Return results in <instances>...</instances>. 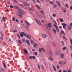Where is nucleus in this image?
Segmentation results:
<instances>
[{
  "instance_id": "nucleus-1",
  "label": "nucleus",
  "mask_w": 72,
  "mask_h": 72,
  "mask_svg": "<svg viewBox=\"0 0 72 72\" xmlns=\"http://www.w3.org/2000/svg\"><path fill=\"white\" fill-rule=\"evenodd\" d=\"M25 22L27 25L25 26V27L26 28H28L29 26H30V23H29L27 21H25Z\"/></svg>"
},
{
  "instance_id": "nucleus-2",
  "label": "nucleus",
  "mask_w": 72,
  "mask_h": 72,
  "mask_svg": "<svg viewBox=\"0 0 72 72\" xmlns=\"http://www.w3.org/2000/svg\"><path fill=\"white\" fill-rule=\"evenodd\" d=\"M17 13L18 15L20 17H22V15L21 12L20 11H18Z\"/></svg>"
},
{
  "instance_id": "nucleus-3",
  "label": "nucleus",
  "mask_w": 72,
  "mask_h": 72,
  "mask_svg": "<svg viewBox=\"0 0 72 72\" xmlns=\"http://www.w3.org/2000/svg\"><path fill=\"white\" fill-rule=\"evenodd\" d=\"M42 36L44 39H46L47 36V35L45 34H42Z\"/></svg>"
},
{
  "instance_id": "nucleus-4",
  "label": "nucleus",
  "mask_w": 72,
  "mask_h": 72,
  "mask_svg": "<svg viewBox=\"0 0 72 72\" xmlns=\"http://www.w3.org/2000/svg\"><path fill=\"white\" fill-rule=\"evenodd\" d=\"M14 6V8H16V9H18L19 10H20V11H22V10L21 9H19V7L18 6L15 5Z\"/></svg>"
},
{
  "instance_id": "nucleus-5",
  "label": "nucleus",
  "mask_w": 72,
  "mask_h": 72,
  "mask_svg": "<svg viewBox=\"0 0 72 72\" xmlns=\"http://www.w3.org/2000/svg\"><path fill=\"white\" fill-rule=\"evenodd\" d=\"M49 54L50 56H51L53 55V52H52V51L50 50L49 52Z\"/></svg>"
},
{
  "instance_id": "nucleus-6",
  "label": "nucleus",
  "mask_w": 72,
  "mask_h": 72,
  "mask_svg": "<svg viewBox=\"0 0 72 72\" xmlns=\"http://www.w3.org/2000/svg\"><path fill=\"white\" fill-rule=\"evenodd\" d=\"M35 21L40 26L41 25V23L39 21L37 20H35Z\"/></svg>"
},
{
  "instance_id": "nucleus-7",
  "label": "nucleus",
  "mask_w": 72,
  "mask_h": 72,
  "mask_svg": "<svg viewBox=\"0 0 72 72\" xmlns=\"http://www.w3.org/2000/svg\"><path fill=\"white\" fill-rule=\"evenodd\" d=\"M48 25L49 28H51V23L50 22L48 23Z\"/></svg>"
},
{
  "instance_id": "nucleus-8",
  "label": "nucleus",
  "mask_w": 72,
  "mask_h": 72,
  "mask_svg": "<svg viewBox=\"0 0 72 72\" xmlns=\"http://www.w3.org/2000/svg\"><path fill=\"white\" fill-rule=\"evenodd\" d=\"M26 36L27 39H31V36H30L28 34H27Z\"/></svg>"
},
{
  "instance_id": "nucleus-9",
  "label": "nucleus",
  "mask_w": 72,
  "mask_h": 72,
  "mask_svg": "<svg viewBox=\"0 0 72 72\" xmlns=\"http://www.w3.org/2000/svg\"><path fill=\"white\" fill-rule=\"evenodd\" d=\"M24 51L25 53L26 54H28V51H27V50L24 49Z\"/></svg>"
},
{
  "instance_id": "nucleus-10",
  "label": "nucleus",
  "mask_w": 72,
  "mask_h": 72,
  "mask_svg": "<svg viewBox=\"0 0 72 72\" xmlns=\"http://www.w3.org/2000/svg\"><path fill=\"white\" fill-rule=\"evenodd\" d=\"M23 4H24L25 5H26V6H27L28 5V3H27L26 2H23Z\"/></svg>"
},
{
  "instance_id": "nucleus-11",
  "label": "nucleus",
  "mask_w": 72,
  "mask_h": 72,
  "mask_svg": "<svg viewBox=\"0 0 72 72\" xmlns=\"http://www.w3.org/2000/svg\"><path fill=\"white\" fill-rule=\"evenodd\" d=\"M45 26L47 29H48V30H50V29H49V27L48 26V24H46L45 25Z\"/></svg>"
},
{
  "instance_id": "nucleus-12",
  "label": "nucleus",
  "mask_w": 72,
  "mask_h": 72,
  "mask_svg": "<svg viewBox=\"0 0 72 72\" xmlns=\"http://www.w3.org/2000/svg\"><path fill=\"white\" fill-rule=\"evenodd\" d=\"M56 30H57V32H59V28H58V26H57L56 27Z\"/></svg>"
},
{
  "instance_id": "nucleus-13",
  "label": "nucleus",
  "mask_w": 72,
  "mask_h": 72,
  "mask_svg": "<svg viewBox=\"0 0 72 72\" xmlns=\"http://www.w3.org/2000/svg\"><path fill=\"white\" fill-rule=\"evenodd\" d=\"M49 60H51V61H53V60H54V59H53V58L51 57H50L49 58Z\"/></svg>"
},
{
  "instance_id": "nucleus-14",
  "label": "nucleus",
  "mask_w": 72,
  "mask_h": 72,
  "mask_svg": "<svg viewBox=\"0 0 72 72\" xmlns=\"http://www.w3.org/2000/svg\"><path fill=\"white\" fill-rule=\"evenodd\" d=\"M52 30H53V32H54V33H57L56 30H55V28L52 29Z\"/></svg>"
},
{
  "instance_id": "nucleus-15",
  "label": "nucleus",
  "mask_w": 72,
  "mask_h": 72,
  "mask_svg": "<svg viewBox=\"0 0 72 72\" xmlns=\"http://www.w3.org/2000/svg\"><path fill=\"white\" fill-rule=\"evenodd\" d=\"M71 28H72V27L71 26H69L68 28V30H70V31H71Z\"/></svg>"
},
{
  "instance_id": "nucleus-16",
  "label": "nucleus",
  "mask_w": 72,
  "mask_h": 72,
  "mask_svg": "<svg viewBox=\"0 0 72 72\" xmlns=\"http://www.w3.org/2000/svg\"><path fill=\"white\" fill-rule=\"evenodd\" d=\"M21 33H22V34H23V35H24V36H27V35H26V33H25L24 32H21Z\"/></svg>"
},
{
  "instance_id": "nucleus-17",
  "label": "nucleus",
  "mask_w": 72,
  "mask_h": 72,
  "mask_svg": "<svg viewBox=\"0 0 72 72\" xmlns=\"http://www.w3.org/2000/svg\"><path fill=\"white\" fill-rule=\"evenodd\" d=\"M39 12H40V13H42V14H43V15H44V12H43L41 10H40L39 11Z\"/></svg>"
},
{
  "instance_id": "nucleus-18",
  "label": "nucleus",
  "mask_w": 72,
  "mask_h": 72,
  "mask_svg": "<svg viewBox=\"0 0 72 72\" xmlns=\"http://www.w3.org/2000/svg\"><path fill=\"white\" fill-rule=\"evenodd\" d=\"M35 6H36V7H37L38 9H40V6H39L37 5H35Z\"/></svg>"
},
{
  "instance_id": "nucleus-19",
  "label": "nucleus",
  "mask_w": 72,
  "mask_h": 72,
  "mask_svg": "<svg viewBox=\"0 0 72 72\" xmlns=\"http://www.w3.org/2000/svg\"><path fill=\"white\" fill-rule=\"evenodd\" d=\"M18 42L20 44H22V41L20 39L18 40Z\"/></svg>"
},
{
  "instance_id": "nucleus-20",
  "label": "nucleus",
  "mask_w": 72,
  "mask_h": 72,
  "mask_svg": "<svg viewBox=\"0 0 72 72\" xmlns=\"http://www.w3.org/2000/svg\"><path fill=\"white\" fill-rule=\"evenodd\" d=\"M52 66L53 67V69L55 71V72L57 71V70H56V69H55V66L53 65H52Z\"/></svg>"
},
{
  "instance_id": "nucleus-21",
  "label": "nucleus",
  "mask_w": 72,
  "mask_h": 72,
  "mask_svg": "<svg viewBox=\"0 0 72 72\" xmlns=\"http://www.w3.org/2000/svg\"><path fill=\"white\" fill-rule=\"evenodd\" d=\"M62 25H63V26H67V25L64 23H63L62 24Z\"/></svg>"
},
{
  "instance_id": "nucleus-22",
  "label": "nucleus",
  "mask_w": 72,
  "mask_h": 72,
  "mask_svg": "<svg viewBox=\"0 0 72 72\" xmlns=\"http://www.w3.org/2000/svg\"><path fill=\"white\" fill-rule=\"evenodd\" d=\"M17 36L18 39H21V37H20V36L19 35V34H17Z\"/></svg>"
},
{
  "instance_id": "nucleus-23",
  "label": "nucleus",
  "mask_w": 72,
  "mask_h": 72,
  "mask_svg": "<svg viewBox=\"0 0 72 72\" xmlns=\"http://www.w3.org/2000/svg\"><path fill=\"white\" fill-rule=\"evenodd\" d=\"M58 5H57V4H55L54 5V6L53 7V8H57V7Z\"/></svg>"
},
{
  "instance_id": "nucleus-24",
  "label": "nucleus",
  "mask_w": 72,
  "mask_h": 72,
  "mask_svg": "<svg viewBox=\"0 0 72 72\" xmlns=\"http://www.w3.org/2000/svg\"><path fill=\"white\" fill-rule=\"evenodd\" d=\"M4 71V69H3V68H1V70H0V72H3Z\"/></svg>"
},
{
  "instance_id": "nucleus-25",
  "label": "nucleus",
  "mask_w": 72,
  "mask_h": 72,
  "mask_svg": "<svg viewBox=\"0 0 72 72\" xmlns=\"http://www.w3.org/2000/svg\"><path fill=\"white\" fill-rule=\"evenodd\" d=\"M59 53H58L57 52H56L55 54V56H57V55H59Z\"/></svg>"
},
{
  "instance_id": "nucleus-26",
  "label": "nucleus",
  "mask_w": 72,
  "mask_h": 72,
  "mask_svg": "<svg viewBox=\"0 0 72 72\" xmlns=\"http://www.w3.org/2000/svg\"><path fill=\"white\" fill-rule=\"evenodd\" d=\"M26 43H27V44H28V45H30V46L31 45V44L29 43V42H28V40H26Z\"/></svg>"
},
{
  "instance_id": "nucleus-27",
  "label": "nucleus",
  "mask_w": 72,
  "mask_h": 72,
  "mask_svg": "<svg viewBox=\"0 0 72 72\" xmlns=\"http://www.w3.org/2000/svg\"><path fill=\"white\" fill-rule=\"evenodd\" d=\"M61 32H62V33L64 35H66V33H64V31H63L61 30Z\"/></svg>"
},
{
  "instance_id": "nucleus-28",
  "label": "nucleus",
  "mask_w": 72,
  "mask_h": 72,
  "mask_svg": "<svg viewBox=\"0 0 72 72\" xmlns=\"http://www.w3.org/2000/svg\"><path fill=\"white\" fill-rule=\"evenodd\" d=\"M3 65L4 66L5 68H6V65H5V64L4 63V62L3 63Z\"/></svg>"
},
{
  "instance_id": "nucleus-29",
  "label": "nucleus",
  "mask_w": 72,
  "mask_h": 72,
  "mask_svg": "<svg viewBox=\"0 0 72 72\" xmlns=\"http://www.w3.org/2000/svg\"><path fill=\"white\" fill-rule=\"evenodd\" d=\"M12 20H13V21H15V18H14V17H12Z\"/></svg>"
},
{
  "instance_id": "nucleus-30",
  "label": "nucleus",
  "mask_w": 72,
  "mask_h": 72,
  "mask_svg": "<svg viewBox=\"0 0 72 72\" xmlns=\"http://www.w3.org/2000/svg\"><path fill=\"white\" fill-rule=\"evenodd\" d=\"M30 42H31V44H33V43H34V42H33V40H30Z\"/></svg>"
},
{
  "instance_id": "nucleus-31",
  "label": "nucleus",
  "mask_w": 72,
  "mask_h": 72,
  "mask_svg": "<svg viewBox=\"0 0 72 72\" xmlns=\"http://www.w3.org/2000/svg\"><path fill=\"white\" fill-rule=\"evenodd\" d=\"M57 52L59 54L60 53H61V51L60 50H58Z\"/></svg>"
},
{
  "instance_id": "nucleus-32",
  "label": "nucleus",
  "mask_w": 72,
  "mask_h": 72,
  "mask_svg": "<svg viewBox=\"0 0 72 72\" xmlns=\"http://www.w3.org/2000/svg\"><path fill=\"white\" fill-rule=\"evenodd\" d=\"M59 21H60V22H63V20L62 19H59Z\"/></svg>"
},
{
  "instance_id": "nucleus-33",
  "label": "nucleus",
  "mask_w": 72,
  "mask_h": 72,
  "mask_svg": "<svg viewBox=\"0 0 72 72\" xmlns=\"http://www.w3.org/2000/svg\"><path fill=\"white\" fill-rule=\"evenodd\" d=\"M63 56H64V55L63 54H61V58H64V57H63Z\"/></svg>"
},
{
  "instance_id": "nucleus-34",
  "label": "nucleus",
  "mask_w": 72,
  "mask_h": 72,
  "mask_svg": "<svg viewBox=\"0 0 72 72\" xmlns=\"http://www.w3.org/2000/svg\"><path fill=\"white\" fill-rule=\"evenodd\" d=\"M20 36L21 37H23V35L22 34H20Z\"/></svg>"
},
{
  "instance_id": "nucleus-35",
  "label": "nucleus",
  "mask_w": 72,
  "mask_h": 72,
  "mask_svg": "<svg viewBox=\"0 0 72 72\" xmlns=\"http://www.w3.org/2000/svg\"><path fill=\"white\" fill-rule=\"evenodd\" d=\"M22 40L23 41V42H25L26 41V40L25 39L23 38L22 39Z\"/></svg>"
},
{
  "instance_id": "nucleus-36",
  "label": "nucleus",
  "mask_w": 72,
  "mask_h": 72,
  "mask_svg": "<svg viewBox=\"0 0 72 72\" xmlns=\"http://www.w3.org/2000/svg\"><path fill=\"white\" fill-rule=\"evenodd\" d=\"M67 7V8H69V6H68V4H66L65 5Z\"/></svg>"
},
{
  "instance_id": "nucleus-37",
  "label": "nucleus",
  "mask_w": 72,
  "mask_h": 72,
  "mask_svg": "<svg viewBox=\"0 0 72 72\" xmlns=\"http://www.w3.org/2000/svg\"><path fill=\"white\" fill-rule=\"evenodd\" d=\"M21 13H22V14H25V12H24V11H22V12H21Z\"/></svg>"
},
{
  "instance_id": "nucleus-38",
  "label": "nucleus",
  "mask_w": 72,
  "mask_h": 72,
  "mask_svg": "<svg viewBox=\"0 0 72 72\" xmlns=\"http://www.w3.org/2000/svg\"><path fill=\"white\" fill-rule=\"evenodd\" d=\"M63 49L64 50H66V47H64L63 48Z\"/></svg>"
},
{
  "instance_id": "nucleus-39",
  "label": "nucleus",
  "mask_w": 72,
  "mask_h": 72,
  "mask_svg": "<svg viewBox=\"0 0 72 72\" xmlns=\"http://www.w3.org/2000/svg\"><path fill=\"white\" fill-rule=\"evenodd\" d=\"M63 12H64V13H66V9H65V10H63Z\"/></svg>"
},
{
  "instance_id": "nucleus-40",
  "label": "nucleus",
  "mask_w": 72,
  "mask_h": 72,
  "mask_svg": "<svg viewBox=\"0 0 72 72\" xmlns=\"http://www.w3.org/2000/svg\"><path fill=\"white\" fill-rule=\"evenodd\" d=\"M35 55H37V52H35L34 53Z\"/></svg>"
},
{
  "instance_id": "nucleus-41",
  "label": "nucleus",
  "mask_w": 72,
  "mask_h": 72,
  "mask_svg": "<svg viewBox=\"0 0 72 72\" xmlns=\"http://www.w3.org/2000/svg\"><path fill=\"white\" fill-rule=\"evenodd\" d=\"M53 22L54 23H55V24L56 25H58V24H57V22H56V21H53Z\"/></svg>"
},
{
  "instance_id": "nucleus-42",
  "label": "nucleus",
  "mask_w": 72,
  "mask_h": 72,
  "mask_svg": "<svg viewBox=\"0 0 72 72\" xmlns=\"http://www.w3.org/2000/svg\"><path fill=\"white\" fill-rule=\"evenodd\" d=\"M17 32V30H14L13 31V32Z\"/></svg>"
},
{
  "instance_id": "nucleus-43",
  "label": "nucleus",
  "mask_w": 72,
  "mask_h": 72,
  "mask_svg": "<svg viewBox=\"0 0 72 72\" xmlns=\"http://www.w3.org/2000/svg\"><path fill=\"white\" fill-rule=\"evenodd\" d=\"M10 7L11 8H13V7H14V6H12V5H10Z\"/></svg>"
},
{
  "instance_id": "nucleus-44",
  "label": "nucleus",
  "mask_w": 72,
  "mask_h": 72,
  "mask_svg": "<svg viewBox=\"0 0 72 72\" xmlns=\"http://www.w3.org/2000/svg\"><path fill=\"white\" fill-rule=\"evenodd\" d=\"M2 19L3 20V21H4L5 19V18L4 17H3L2 18Z\"/></svg>"
},
{
  "instance_id": "nucleus-45",
  "label": "nucleus",
  "mask_w": 72,
  "mask_h": 72,
  "mask_svg": "<svg viewBox=\"0 0 72 72\" xmlns=\"http://www.w3.org/2000/svg\"><path fill=\"white\" fill-rule=\"evenodd\" d=\"M32 58H33V59H36L35 57L34 56H32Z\"/></svg>"
},
{
  "instance_id": "nucleus-46",
  "label": "nucleus",
  "mask_w": 72,
  "mask_h": 72,
  "mask_svg": "<svg viewBox=\"0 0 72 72\" xmlns=\"http://www.w3.org/2000/svg\"><path fill=\"white\" fill-rule=\"evenodd\" d=\"M42 68L43 69H44V66L43 65H41Z\"/></svg>"
},
{
  "instance_id": "nucleus-47",
  "label": "nucleus",
  "mask_w": 72,
  "mask_h": 72,
  "mask_svg": "<svg viewBox=\"0 0 72 72\" xmlns=\"http://www.w3.org/2000/svg\"><path fill=\"white\" fill-rule=\"evenodd\" d=\"M53 17H55V16H56V14H53Z\"/></svg>"
},
{
  "instance_id": "nucleus-48",
  "label": "nucleus",
  "mask_w": 72,
  "mask_h": 72,
  "mask_svg": "<svg viewBox=\"0 0 72 72\" xmlns=\"http://www.w3.org/2000/svg\"><path fill=\"white\" fill-rule=\"evenodd\" d=\"M57 69H59V68H60L59 67V66H57Z\"/></svg>"
},
{
  "instance_id": "nucleus-49",
  "label": "nucleus",
  "mask_w": 72,
  "mask_h": 72,
  "mask_svg": "<svg viewBox=\"0 0 72 72\" xmlns=\"http://www.w3.org/2000/svg\"><path fill=\"white\" fill-rule=\"evenodd\" d=\"M59 64H62V62H61V61H60V62H59Z\"/></svg>"
},
{
  "instance_id": "nucleus-50",
  "label": "nucleus",
  "mask_w": 72,
  "mask_h": 72,
  "mask_svg": "<svg viewBox=\"0 0 72 72\" xmlns=\"http://www.w3.org/2000/svg\"><path fill=\"white\" fill-rule=\"evenodd\" d=\"M70 49L72 51V46H70Z\"/></svg>"
},
{
  "instance_id": "nucleus-51",
  "label": "nucleus",
  "mask_w": 72,
  "mask_h": 72,
  "mask_svg": "<svg viewBox=\"0 0 72 72\" xmlns=\"http://www.w3.org/2000/svg\"><path fill=\"white\" fill-rule=\"evenodd\" d=\"M39 51L40 53L41 52V49L40 48L39 49Z\"/></svg>"
},
{
  "instance_id": "nucleus-52",
  "label": "nucleus",
  "mask_w": 72,
  "mask_h": 72,
  "mask_svg": "<svg viewBox=\"0 0 72 72\" xmlns=\"http://www.w3.org/2000/svg\"><path fill=\"white\" fill-rule=\"evenodd\" d=\"M1 35V36H3V34L2 33V32H0Z\"/></svg>"
},
{
  "instance_id": "nucleus-53",
  "label": "nucleus",
  "mask_w": 72,
  "mask_h": 72,
  "mask_svg": "<svg viewBox=\"0 0 72 72\" xmlns=\"http://www.w3.org/2000/svg\"><path fill=\"white\" fill-rule=\"evenodd\" d=\"M34 45H36V46H38V45L37 44H36V43H34Z\"/></svg>"
},
{
  "instance_id": "nucleus-54",
  "label": "nucleus",
  "mask_w": 72,
  "mask_h": 72,
  "mask_svg": "<svg viewBox=\"0 0 72 72\" xmlns=\"http://www.w3.org/2000/svg\"><path fill=\"white\" fill-rule=\"evenodd\" d=\"M61 42L62 43V45H64V42H63V41H62Z\"/></svg>"
},
{
  "instance_id": "nucleus-55",
  "label": "nucleus",
  "mask_w": 72,
  "mask_h": 72,
  "mask_svg": "<svg viewBox=\"0 0 72 72\" xmlns=\"http://www.w3.org/2000/svg\"><path fill=\"white\" fill-rule=\"evenodd\" d=\"M71 70L69 69L68 70V72H71Z\"/></svg>"
},
{
  "instance_id": "nucleus-56",
  "label": "nucleus",
  "mask_w": 72,
  "mask_h": 72,
  "mask_svg": "<svg viewBox=\"0 0 72 72\" xmlns=\"http://www.w3.org/2000/svg\"><path fill=\"white\" fill-rule=\"evenodd\" d=\"M41 49H42V50H43V51H44V52H45V50H44V49L42 48H41Z\"/></svg>"
},
{
  "instance_id": "nucleus-57",
  "label": "nucleus",
  "mask_w": 72,
  "mask_h": 72,
  "mask_svg": "<svg viewBox=\"0 0 72 72\" xmlns=\"http://www.w3.org/2000/svg\"><path fill=\"white\" fill-rule=\"evenodd\" d=\"M50 3L51 4H53V3L50 1Z\"/></svg>"
},
{
  "instance_id": "nucleus-58",
  "label": "nucleus",
  "mask_w": 72,
  "mask_h": 72,
  "mask_svg": "<svg viewBox=\"0 0 72 72\" xmlns=\"http://www.w3.org/2000/svg\"><path fill=\"white\" fill-rule=\"evenodd\" d=\"M63 28H64V29H66V27L64 26H63Z\"/></svg>"
},
{
  "instance_id": "nucleus-59",
  "label": "nucleus",
  "mask_w": 72,
  "mask_h": 72,
  "mask_svg": "<svg viewBox=\"0 0 72 72\" xmlns=\"http://www.w3.org/2000/svg\"><path fill=\"white\" fill-rule=\"evenodd\" d=\"M38 17L39 18H40V19L42 18V16H39V17Z\"/></svg>"
},
{
  "instance_id": "nucleus-60",
  "label": "nucleus",
  "mask_w": 72,
  "mask_h": 72,
  "mask_svg": "<svg viewBox=\"0 0 72 72\" xmlns=\"http://www.w3.org/2000/svg\"><path fill=\"white\" fill-rule=\"evenodd\" d=\"M29 59H32V56H30L29 57Z\"/></svg>"
},
{
  "instance_id": "nucleus-61",
  "label": "nucleus",
  "mask_w": 72,
  "mask_h": 72,
  "mask_svg": "<svg viewBox=\"0 0 72 72\" xmlns=\"http://www.w3.org/2000/svg\"><path fill=\"white\" fill-rule=\"evenodd\" d=\"M33 8H29V10H31Z\"/></svg>"
},
{
  "instance_id": "nucleus-62",
  "label": "nucleus",
  "mask_w": 72,
  "mask_h": 72,
  "mask_svg": "<svg viewBox=\"0 0 72 72\" xmlns=\"http://www.w3.org/2000/svg\"><path fill=\"white\" fill-rule=\"evenodd\" d=\"M41 21L42 22H44V20L43 19H42L41 20Z\"/></svg>"
},
{
  "instance_id": "nucleus-63",
  "label": "nucleus",
  "mask_w": 72,
  "mask_h": 72,
  "mask_svg": "<svg viewBox=\"0 0 72 72\" xmlns=\"http://www.w3.org/2000/svg\"><path fill=\"white\" fill-rule=\"evenodd\" d=\"M16 22H19V20L16 19Z\"/></svg>"
},
{
  "instance_id": "nucleus-64",
  "label": "nucleus",
  "mask_w": 72,
  "mask_h": 72,
  "mask_svg": "<svg viewBox=\"0 0 72 72\" xmlns=\"http://www.w3.org/2000/svg\"><path fill=\"white\" fill-rule=\"evenodd\" d=\"M70 9H71V10H72V6H71L70 7Z\"/></svg>"
}]
</instances>
